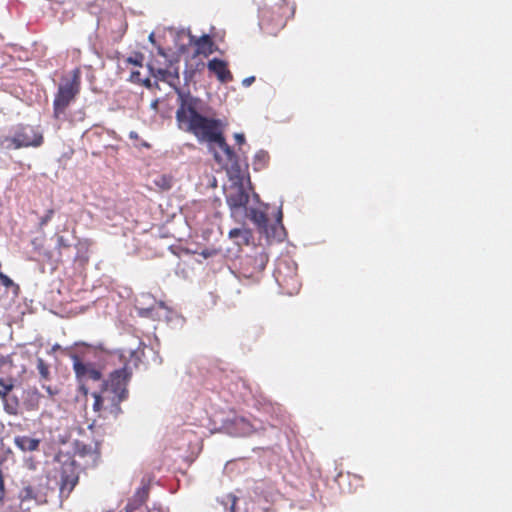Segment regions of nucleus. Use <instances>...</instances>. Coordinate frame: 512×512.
<instances>
[{
    "mask_svg": "<svg viewBox=\"0 0 512 512\" xmlns=\"http://www.w3.org/2000/svg\"><path fill=\"white\" fill-rule=\"evenodd\" d=\"M128 63L142 67L144 61V55L142 53H135L133 56H130L126 60Z\"/></svg>",
    "mask_w": 512,
    "mask_h": 512,
    "instance_id": "393cba45",
    "label": "nucleus"
},
{
    "mask_svg": "<svg viewBox=\"0 0 512 512\" xmlns=\"http://www.w3.org/2000/svg\"><path fill=\"white\" fill-rule=\"evenodd\" d=\"M42 388L45 389V391L47 392V394L50 397H53V396L59 394V389L53 388V387H51L49 385L42 384Z\"/></svg>",
    "mask_w": 512,
    "mask_h": 512,
    "instance_id": "2f4dec72",
    "label": "nucleus"
},
{
    "mask_svg": "<svg viewBox=\"0 0 512 512\" xmlns=\"http://www.w3.org/2000/svg\"><path fill=\"white\" fill-rule=\"evenodd\" d=\"M247 234L248 233H247L246 230H243V229H240V228H234V229L229 231V237L231 239H236L238 237H243L245 242H247V240H248Z\"/></svg>",
    "mask_w": 512,
    "mask_h": 512,
    "instance_id": "a878e982",
    "label": "nucleus"
},
{
    "mask_svg": "<svg viewBox=\"0 0 512 512\" xmlns=\"http://www.w3.org/2000/svg\"><path fill=\"white\" fill-rule=\"evenodd\" d=\"M19 499L21 503L29 500H35L37 503H42L44 501L31 485H27L21 489L19 492Z\"/></svg>",
    "mask_w": 512,
    "mask_h": 512,
    "instance_id": "dca6fc26",
    "label": "nucleus"
},
{
    "mask_svg": "<svg viewBox=\"0 0 512 512\" xmlns=\"http://www.w3.org/2000/svg\"><path fill=\"white\" fill-rule=\"evenodd\" d=\"M269 160H270V156H269L268 152H266L264 150L258 151L254 155V158H253V162H252L253 169L255 171H261V170L265 169L269 164Z\"/></svg>",
    "mask_w": 512,
    "mask_h": 512,
    "instance_id": "f3484780",
    "label": "nucleus"
},
{
    "mask_svg": "<svg viewBox=\"0 0 512 512\" xmlns=\"http://www.w3.org/2000/svg\"><path fill=\"white\" fill-rule=\"evenodd\" d=\"M238 498L233 494H227L221 500L225 507V512H236V503Z\"/></svg>",
    "mask_w": 512,
    "mask_h": 512,
    "instance_id": "aec40b11",
    "label": "nucleus"
},
{
    "mask_svg": "<svg viewBox=\"0 0 512 512\" xmlns=\"http://www.w3.org/2000/svg\"><path fill=\"white\" fill-rule=\"evenodd\" d=\"M14 389L13 379L0 378V399L2 400Z\"/></svg>",
    "mask_w": 512,
    "mask_h": 512,
    "instance_id": "6ab92c4d",
    "label": "nucleus"
},
{
    "mask_svg": "<svg viewBox=\"0 0 512 512\" xmlns=\"http://www.w3.org/2000/svg\"><path fill=\"white\" fill-rule=\"evenodd\" d=\"M81 90V69L76 67L69 75L61 78L53 99V117L63 120L69 106L76 100Z\"/></svg>",
    "mask_w": 512,
    "mask_h": 512,
    "instance_id": "7ed1b4c3",
    "label": "nucleus"
},
{
    "mask_svg": "<svg viewBox=\"0 0 512 512\" xmlns=\"http://www.w3.org/2000/svg\"><path fill=\"white\" fill-rule=\"evenodd\" d=\"M178 108L176 111L177 127L194 135L200 142L215 145L214 159L225 169L240 170L239 158L233 148L227 143L223 131L225 124L222 120L203 116L199 112L200 100L177 90Z\"/></svg>",
    "mask_w": 512,
    "mask_h": 512,
    "instance_id": "f257e3e1",
    "label": "nucleus"
},
{
    "mask_svg": "<svg viewBox=\"0 0 512 512\" xmlns=\"http://www.w3.org/2000/svg\"><path fill=\"white\" fill-rule=\"evenodd\" d=\"M73 359V370L75 376L79 382H83L87 379L93 381H99L102 378L100 370L96 369L92 363H84L80 360L77 355L72 356Z\"/></svg>",
    "mask_w": 512,
    "mask_h": 512,
    "instance_id": "1a4fd4ad",
    "label": "nucleus"
},
{
    "mask_svg": "<svg viewBox=\"0 0 512 512\" xmlns=\"http://www.w3.org/2000/svg\"><path fill=\"white\" fill-rule=\"evenodd\" d=\"M57 247L59 249H66V248L70 247V243L65 237L58 236L57 237Z\"/></svg>",
    "mask_w": 512,
    "mask_h": 512,
    "instance_id": "7c9ffc66",
    "label": "nucleus"
},
{
    "mask_svg": "<svg viewBox=\"0 0 512 512\" xmlns=\"http://www.w3.org/2000/svg\"><path fill=\"white\" fill-rule=\"evenodd\" d=\"M37 370L39 372L41 380L47 381L50 379L49 366L42 358L37 359Z\"/></svg>",
    "mask_w": 512,
    "mask_h": 512,
    "instance_id": "412c9836",
    "label": "nucleus"
},
{
    "mask_svg": "<svg viewBox=\"0 0 512 512\" xmlns=\"http://www.w3.org/2000/svg\"><path fill=\"white\" fill-rule=\"evenodd\" d=\"M6 495L4 476L2 471L0 470V503L3 502Z\"/></svg>",
    "mask_w": 512,
    "mask_h": 512,
    "instance_id": "c756f323",
    "label": "nucleus"
},
{
    "mask_svg": "<svg viewBox=\"0 0 512 512\" xmlns=\"http://www.w3.org/2000/svg\"><path fill=\"white\" fill-rule=\"evenodd\" d=\"M44 143V136L39 127L28 124L18 125L12 136L0 138V145L5 149L38 148Z\"/></svg>",
    "mask_w": 512,
    "mask_h": 512,
    "instance_id": "20e7f679",
    "label": "nucleus"
},
{
    "mask_svg": "<svg viewBox=\"0 0 512 512\" xmlns=\"http://www.w3.org/2000/svg\"><path fill=\"white\" fill-rule=\"evenodd\" d=\"M250 219L258 226L259 229L267 233L268 218L265 212L252 209L250 211Z\"/></svg>",
    "mask_w": 512,
    "mask_h": 512,
    "instance_id": "a211bd4d",
    "label": "nucleus"
},
{
    "mask_svg": "<svg viewBox=\"0 0 512 512\" xmlns=\"http://www.w3.org/2000/svg\"><path fill=\"white\" fill-rule=\"evenodd\" d=\"M267 262L268 258L264 253L247 255L241 261L240 274L247 279H258Z\"/></svg>",
    "mask_w": 512,
    "mask_h": 512,
    "instance_id": "0eeeda50",
    "label": "nucleus"
},
{
    "mask_svg": "<svg viewBox=\"0 0 512 512\" xmlns=\"http://www.w3.org/2000/svg\"><path fill=\"white\" fill-rule=\"evenodd\" d=\"M154 76L161 81L170 82V78L173 77L172 73L165 69H158Z\"/></svg>",
    "mask_w": 512,
    "mask_h": 512,
    "instance_id": "bb28decb",
    "label": "nucleus"
},
{
    "mask_svg": "<svg viewBox=\"0 0 512 512\" xmlns=\"http://www.w3.org/2000/svg\"><path fill=\"white\" fill-rule=\"evenodd\" d=\"M277 223L282 226V211L278 212Z\"/></svg>",
    "mask_w": 512,
    "mask_h": 512,
    "instance_id": "c9c22d12",
    "label": "nucleus"
},
{
    "mask_svg": "<svg viewBox=\"0 0 512 512\" xmlns=\"http://www.w3.org/2000/svg\"><path fill=\"white\" fill-rule=\"evenodd\" d=\"M53 215H54V210L48 209L46 211L45 215L40 218V221H39L40 227H44L45 225H47L48 222L53 218Z\"/></svg>",
    "mask_w": 512,
    "mask_h": 512,
    "instance_id": "cd10ccee",
    "label": "nucleus"
},
{
    "mask_svg": "<svg viewBox=\"0 0 512 512\" xmlns=\"http://www.w3.org/2000/svg\"><path fill=\"white\" fill-rule=\"evenodd\" d=\"M14 367L12 355H0V373L3 372L4 367Z\"/></svg>",
    "mask_w": 512,
    "mask_h": 512,
    "instance_id": "b1692460",
    "label": "nucleus"
},
{
    "mask_svg": "<svg viewBox=\"0 0 512 512\" xmlns=\"http://www.w3.org/2000/svg\"><path fill=\"white\" fill-rule=\"evenodd\" d=\"M207 69L213 73L221 83H228L233 80V75L228 68V63L222 59L213 58L208 61Z\"/></svg>",
    "mask_w": 512,
    "mask_h": 512,
    "instance_id": "9b49d317",
    "label": "nucleus"
},
{
    "mask_svg": "<svg viewBox=\"0 0 512 512\" xmlns=\"http://www.w3.org/2000/svg\"><path fill=\"white\" fill-rule=\"evenodd\" d=\"M234 138H235L236 143H237L238 145H242V144H244V143H245V136H244V134H242V133H236V134L234 135Z\"/></svg>",
    "mask_w": 512,
    "mask_h": 512,
    "instance_id": "473e14b6",
    "label": "nucleus"
},
{
    "mask_svg": "<svg viewBox=\"0 0 512 512\" xmlns=\"http://www.w3.org/2000/svg\"><path fill=\"white\" fill-rule=\"evenodd\" d=\"M254 81H255V77L254 76H250V77H247V78L243 79L242 85L244 87H249Z\"/></svg>",
    "mask_w": 512,
    "mask_h": 512,
    "instance_id": "72a5a7b5",
    "label": "nucleus"
},
{
    "mask_svg": "<svg viewBox=\"0 0 512 512\" xmlns=\"http://www.w3.org/2000/svg\"><path fill=\"white\" fill-rule=\"evenodd\" d=\"M190 43L195 46L196 55H203L207 57L214 53L217 49L213 39L208 34L202 35L199 38L191 35Z\"/></svg>",
    "mask_w": 512,
    "mask_h": 512,
    "instance_id": "f8f14e48",
    "label": "nucleus"
},
{
    "mask_svg": "<svg viewBox=\"0 0 512 512\" xmlns=\"http://www.w3.org/2000/svg\"><path fill=\"white\" fill-rule=\"evenodd\" d=\"M79 390L84 396H87L89 393L88 388L83 383L80 385Z\"/></svg>",
    "mask_w": 512,
    "mask_h": 512,
    "instance_id": "f704fd0d",
    "label": "nucleus"
},
{
    "mask_svg": "<svg viewBox=\"0 0 512 512\" xmlns=\"http://www.w3.org/2000/svg\"><path fill=\"white\" fill-rule=\"evenodd\" d=\"M205 258L209 257L212 255V252L208 251V250H204L202 251L201 253Z\"/></svg>",
    "mask_w": 512,
    "mask_h": 512,
    "instance_id": "e433bc0d",
    "label": "nucleus"
},
{
    "mask_svg": "<svg viewBox=\"0 0 512 512\" xmlns=\"http://www.w3.org/2000/svg\"><path fill=\"white\" fill-rule=\"evenodd\" d=\"M274 277L284 293L293 295L299 292L301 282L294 262L279 260L274 270Z\"/></svg>",
    "mask_w": 512,
    "mask_h": 512,
    "instance_id": "39448f33",
    "label": "nucleus"
},
{
    "mask_svg": "<svg viewBox=\"0 0 512 512\" xmlns=\"http://www.w3.org/2000/svg\"><path fill=\"white\" fill-rule=\"evenodd\" d=\"M130 377L131 372L126 366L111 372L103 381L100 391L91 394L94 399L93 410L100 416H117L121 412L120 404L128 397Z\"/></svg>",
    "mask_w": 512,
    "mask_h": 512,
    "instance_id": "f03ea898",
    "label": "nucleus"
},
{
    "mask_svg": "<svg viewBox=\"0 0 512 512\" xmlns=\"http://www.w3.org/2000/svg\"><path fill=\"white\" fill-rule=\"evenodd\" d=\"M239 421H240L244 426H249V423H248L244 418L239 419Z\"/></svg>",
    "mask_w": 512,
    "mask_h": 512,
    "instance_id": "4c0bfd02",
    "label": "nucleus"
},
{
    "mask_svg": "<svg viewBox=\"0 0 512 512\" xmlns=\"http://www.w3.org/2000/svg\"><path fill=\"white\" fill-rule=\"evenodd\" d=\"M154 183L163 190H168L172 186V178L167 175L159 176Z\"/></svg>",
    "mask_w": 512,
    "mask_h": 512,
    "instance_id": "5701e85b",
    "label": "nucleus"
},
{
    "mask_svg": "<svg viewBox=\"0 0 512 512\" xmlns=\"http://www.w3.org/2000/svg\"><path fill=\"white\" fill-rule=\"evenodd\" d=\"M278 10L280 13V16L277 20V28L281 29L283 28L287 20L294 16L295 14V4L290 3L289 0H280V3L278 4Z\"/></svg>",
    "mask_w": 512,
    "mask_h": 512,
    "instance_id": "ddd939ff",
    "label": "nucleus"
},
{
    "mask_svg": "<svg viewBox=\"0 0 512 512\" xmlns=\"http://www.w3.org/2000/svg\"><path fill=\"white\" fill-rule=\"evenodd\" d=\"M79 471L80 467L72 457L67 456L66 459L62 461L60 468L61 497H69L75 486L78 484Z\"/></svg>",
    "mask_w": 512,
    "mask_h": 512,
    "instance_id": "423d86ee",
    "label": "nucleus"
},
{
    "mask_svg": "<svg viewBox=\"0 0 512 512\" xmlns=\"http://www.w3.org/2000/svg\"><path fill=\"white\" fill-rule=\"evenodd\" d=\"M40 439L27 435H19L14 438L15 446L23 452L37 451L40 446Z\"/></svg>",
    "mask_w": 512,
    "mask_h": 512,
    "instance_id": "4468645a",
    "label": "nucleus"
},
{
    "mask_svg": "<svg viewBox=\"0 0 512 512\" xmlns=\"http://www.w3.org/2000/svg\"><path fill=\"white\" fill-rule=\"evenodd\" d=\"M153 37H154V36H153V34H151V35H150V37H149V39H150L151 41H153Z\"/></svg>",
    "mask_w": 512,
    "mask_h": 512,
    "instance_id": "58836bf2",
    "label": "nucleus"
},
{
    "mask_svg": "<svg viewBox=\"0 0 512 512\" xmlns=\"http://www.w3.org/2000/svg\"><path fill=\"white\" fill-rule=\"evenodd\" d=\"M249 195L241 183H233L226 192V202L232 212L246 207Z\"/></svg>",
    "mask_w": 512,
    "mask_h": 512,
    "instance_id": "6e6552de",
    "label": "nucleus"
},
{
    "mask_svg": "<svg viewBox=\"0 0 512 512\" xmlns=\"http://www.w3.org/2000/svg\"><path fill=\"white\" fill-rule=\"evenodd\" d=\"M150 493L149 481L142 480L141 486L128 499L125 512H135L140 509L148 500Z\"/></svg>",
    "mask_w": 512,
    "mask_h": 512,
    "instance_id": "9d476101",
    "label": "nucleus"
},
{
    "mask_svg": "<svg viewBox=\"0 0 512 512\" xmlns=\"http://www.w3.org/2000/svg\"><path fill=\"white\" fill-rule=\"evenodd\" d=\"M129 80L135 84H140L148 88L151 87L150 79L143 78L139 71H132Z\"/></svg>",
    "mask_w": 512,
    "mask_h": 512,
    "instance_id": "4be33fe9",
    "label": "nucleus"
},
{
    "mask_svg": "<svg viewBox=\"0 0 512 512\" xmlns=\"http://www.w3.org/2000/svg\"><path fill=\"white\" fill-rule=\"evenodd\" d=\"M0 282L6 288H10L15 285L13 280L4 273H0Z\"/></svg>",
    "mask_w": 512,
    "mask_h": 512,
    "instance_id": "c85d7f7f",
    "label": "nucleus"
},
{
    "mask_svg": "<svg viewBox=\"0 0 512 512\" xmlns=\"http://www.w3.org/2000/svg\"><path fill=\"white\" fill-rule=\"evenodd\" d=\"M3 410L11 416H17L20 412V400L16 395L8 394L2 399Z\"/></svg>",
    "mask_w": 512,
    "mask_h": 512,
    "instance_id": "2eb2a0df",
    "label": "nucleus"
}]
</instances>
